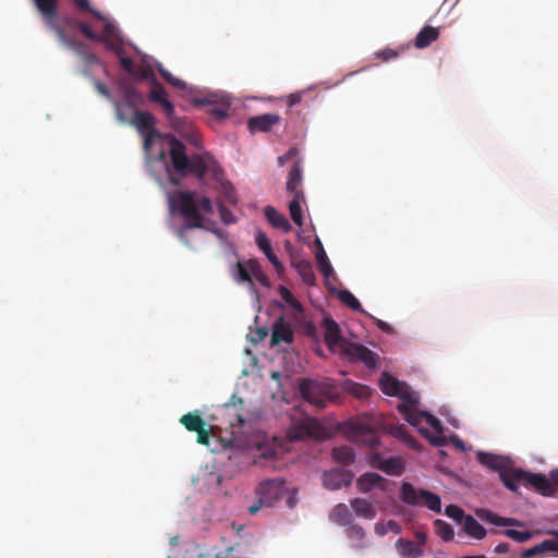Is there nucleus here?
Segmentation results:
<instances>
[{"mask_svg": "<svg viewBox=\"0 0 558 558\" xmlns=\"http://www.w3.org/2000/svg\"><path fill=\"white\" fill-rule=\"evenodd\" d=\"M167 155L170 158V165L166 163V171L169 182L178 186L181 178L190 174L195 175L201 183H205L206 175L219 183L222 187L225 198L230 204H236V195L232 184L225 180L223 170L218 162L208 153L186 154V147L179 140L171 137L169 141V150L160 151L159 158L166 160Z\"/></svg>", "mask_w": 558, "mask_h": 558, "instance_id": "1", "label": "nucleus"}, {"mask_svg": "<svg viewBox=\"0 0 558 558\" xmlns=\"http://www.w3.org/2000/svg\"><path fill=\"white\" fill-rule=\"evenodd\" d=\"M168 204L171 211H178L184 218L181 229H204V214H214V204L207 196H198L194 191H180L168 195Z\"/></svg>", "mask_w": 558, "mask_h": 558, "instance_id": "2", "label": "nucleus"}, {"mask_svg": "<svg viewBox=\"0 0 558 558\" xmlns=\"http://www.w3.org/2000/svg\"><path fill=\"white\" fill-rule=\"evenodd\" d=\"M36 9L43 16V20L46 26L53 31L57 35L60 43L71 47V48H82V44H77L76 41L70 39L64 29L60 27L57 23L58 16V0H33ZM75 8L81 12H88L95 19L99 21H105V16L101 12L93 9L89 4V0H72Z\"/></svg>", "mask_w": 558, "mask_h": 558, "instance_id": "3", "label": "nucleus"}, {"mask_svg": "<svg viewBox=\"0 0 558 558\" xmlns=\"http://www.w3.org/2000/svg\"><path fill=\"white\" fill-rule=\"evenodd\" d=\"M501 482L512 492H517L519 485L522 484L544 496H553L556 493L555 482L551 483L543 474L530 473L523 470H515L512 474H502Z\"/></svg>", "mask_w": 558, "mask_h": 558, "instance_id": "4", "label": "nucleus"}, {"mask_svg": "<svg viewBox=\"0 0 558 558\" xmlns=\"http://www.w3.org/2000/svg\"><path fill=\"white\" fill-rule=\"evenodd\" d=\"M299 390L304 400L318 409L326 408L337 397L336 388L329 381L300 379Z\"/></svg>", "mask_w": 558, "mask_h": 558, "instance_id": "5", "label": "nucleus"}, {"mask_svg": "<svg viewBox=\"0 0 558 558\" xmlns=\"http://www.w3.org/2000/svg\"><path fill=\"white\" fill-rule=\"evenodd\" d=\"M399 497L402 502L409 506H425L429 510L437 513L441 511V500L438 495L423 488H416L411 483L403 482L401 484Z\"/></svg>", "mask_w": 558, "mask_h": 558, "instance_id": "6", "label": "nucleus"}, {"mask_svg": "<svg viewBox=\"0 0 558 558\" xmlns=\"http://www.w3.org/2000/svg\"><path fill=\"white\" fill-rule=\"evenodd\" d=\"M289 493L286 482L282 478H268L256 487V495L262 496L266 505L271 507Z\"/></svg>", "mask_w": 558, "mask_h": 558, "instance_id": "7", "label": "nucleus"}, {"mask_svg": "<svg viewBox=\"0 0 558 558\" xmlns=\"http://www.w3.org/2000/svg\"><path fill=\"white\" fill-rule=\"evenodd\" d=\"M324 435L323 426L315 418L307 417L299 424L291 426L288 430V437L292 441L306 438H322Z\"/></svg>", "mask_w": 558, "mask_h": 558, "instance_id": "8", "label": "nucleus"}, {"mask_svg": "<svg viewBox=\"0 0 558 558\" xmlns=\"http://www.w3.org/2000/svg\"><path fill=\"white\" fill-rule=\"evenodd\" d=\"M342 355L351 362H362L368 368H376L377 366L378 355L363 344L343 343Z\"/></svg>", "mask_w": 558, "mask_h": 558, "instance_id": "9", "label": "nucleus"}, {"mask_svg": "<svg viewBox=\"0 0 558 558\" xmlns=\"http://www.w3.org/2000/svg\"><path fill=\"white\" fill-rule=\"evenodd\" d=\"M396 397L401 400V403L398 405V410L405 421L416 422V418H414L413 415L417 411L416 405L418 404V395L412 390L408 384L403 383L402 388L399 389Z\"/></svg>", "mask_w": 558, "mask_h": 558, "instance_id": "10", "label": "nucleus"}, {"mask_svg": "<svg viewBox=\"0 0 558 558\" xmlns=\"http://www.w3.org/2000/svg\"><path fill=\"white\" fill-rule=\"evenodd\" d=\"M325 342L331 351L338 350L343 354V343H351L342 338L338 324L332 318H324Z\"/></svg>", "mask_w": 558, "mask_h": 558, "instance_id": "11", "label": "nucleus"}, {"mask_svg": "<svg viewBox=\"0 0 558 558\" xmlns=\"http://www.w3.org/2000/svg\"><path fill=\"white\" fill-rule=\"evenodd\" d=\"M354 474L344 469H333L325 472L323 475V484L328 489H340L343 486H349L353 481Z\"/></svg>", "mask_w": 558, "mask_h": 558, "instance_id": "12", "label": "nucleus"}, {"mask_svg": "<svg viewBox=\"0 0 558 558\" xmlns=\"http://www.w3.org/2000/svg\"><path fill=\"white\" fill-rule=\"evenodd\" d=\"M478 462L493 470L499 472V477L501 478L502 474H512L513 471L508 470L510 461L501 456L487 453V452H478L477 453Z\"/></svg>", "mask_w": 558, "mask_h": 558, "instance_id": "13", "label": "nucleus"}, {"mask_svg": "<svg viewBox=\"0 0 558 558\" xmlns=\"http://www.w3.org/2000/svg\"><path fill=\"white\" fill-rule=\"evenodd\" d=\"M281 121L280 116L276 113H264L251 117L247 120V128L251 132H269L271 129L279 124Z\"/></svg>", "mask_w": 558, "mask_h": 558, "instance_id": "14", "label": "nucleus"}, {"mask_svg": "<svg viewBox=\"0 0 558 558\" xmlns=\"http://www.w3.org/2000/svg\"><path fill=\"white\" fill-rule=\"evenodd\" d=\"M293 340V331L289 323L283 317H279L272 326L271 344L277 345L281 342L291 343Z\"/></svg>", "mask_w": 558, "mask_h": 558, "instance_id": "15", "label": "nucleus"}, {"mask_svg": "<svg viewBox=\"0 0 558 558\" xmlns=\"http://www.w3.org/2000/svg\"><path fill=\"white\" fill-rule=\"evenodd\" d=\"M385 484H386V480L383 476H380L379 474L374 473V472H366V473L362 474L356 481L357 489L363 494L369 493L375 487H378L379 489L385 490L386 489Z\"/></svg>", "mask_w": 558, "mask_h": 558, "instance_id": "16", "label": "nucleus"}, {"mask_svg": "<svg viewBox=\"0 0 558 558\" xmlns=\"http://www.w3.org/2000/svg\"><path fill=\"white\" fill-rule=\"evenodd\" d=\"M476 515L481 520H483L487 523H490L493 525H496V526H522L523 525V522H521L517 519L500 517L488 509H477Z\"/></svg>", "mask_w": 558, "mask_h": 558, "instance_id": "17", "label": "nucleus"}, {"mask_svg": "<svg viewBox=\"0 0 558 558\" xmlns=\"http://www.w3.org/2000/svg\"><path fill=\"white\" fill-rule=\"evenodd\" d=\"M132 124L137 129L140 134L156 132V119L148 111L135 110Z\"/></svg>", "mask_w": 558, "mask_h": 558, "instance_id": "18", "label": "nucleus"}, {"mask_svg": "<svg viewBox=\"0 0 558 558\" xmlns=\"http://www.w3.org/2000/svg\"><path fill=\"white\" fill-rule=\"evenodd\" d=\"M292 266L298 271L302 281L308 286H314L316 282V277L314 274L313 265L310 260L304 258H299L296 256L292 257L291 260Z\"/></svg>", "mask_w": 558, "mask_h": 558, "instance_id": "19", "label": "nucleus"}, {"mask_svg": "<svg viewBox=\"0 0 558 558\" xmlns=\"http://www.w3.org/2000/svg\"><path fill=\"white\" fill-rule=\"evenodd\" d=\"M153 88L149 93V99L162 108L165 114H171L172 113V102L167 98V92L162 87V85L154 78Z\"/></svg>", "mask_w": 558, "mask_h": 558, "instance_id": "20", "label": "nucleus"}, {"mask_svg": "<svg viewBox=\"0 0 558 558\" xmlns=\"http://www.w3.org/2000/svg\"><path fill=\"white\" fill-rule=\"evenodd\" d=\"M395 547L397 553L402 558H421L424 555L422 545H417L416 543L407 538H399L396 542Z\"/></svg>", "mask_w": 558, "mask_h": 558, "instance_id": "21", "label": "nucleus"}, {"mask_svg": "<svg viewBox=\"0 0 558 558\" xmlns=\"http://www.w3.org/2000/svg\"><path fill=\"white\" fill-rule=\"evenodd\" d=\"M303 180V169L301 165V160L296 159L293 162V166L288 174L287 180V191L291 193L293 196L298 193H303L300 189Z\"/></svg>", "mask_w": 558, "mask_h": 558, "instance_id": "22", "label": "nucleus"}, {"mask_svg": "<svg viewBox=\"0 0 558 558\" xmlns=\"http://www.w3.org/2000/svg\"><path fill=\"white\" fill-rule=\"evenodd\" d=\"M231 276L238 283H247L251 290L255 291L248 260L238 262L231 269Z\"/></svg>", "mask_w": 558, "mask_h": 558, "instance_id": "23", "label": "nucleus"}, {"mask_svg": "<svg viewBox=\"0 0 558 558\" xmlns=\"http://www.w3.org/2000/svg\"><path fill=\"white\" fill-rule=\"evenodd\" d=\"M548 551H558V542L555 539H545L542 543L523 550L520 558H536Z\"/></svg>", "mask_w": 558, "mask_h": 558, "instance_id": "24", "label": "nucleus"}, {"mask_svg": "<svg viewBox=\"0 0 558 558\" xmlns=\"http://www.w3.org/2000/svg\"><path fill=\"white\" fill-rule=\"evenodd\" d=\"M439 37V28L433 26H424L414 39V46L417 49H424Z\"/></svg>", "mask_w": 558, "mask_h": 558, "instance_id": "25", "label": "nucleus"}, {"mask_svg": "<svg viewBox=\"0 0 558 558\" xmlns=\"http://www.w3.org/2000/svg\"><path fill=\"white\" fill-rule=\"evenodd\" d=\"M351 508L357 517L366 520H373L377 512L373 502L364 498H354L351 500Z\"/></svg>", "mask_w": 558, "mask_h": 558, "instance_id": "26", "label": "nucleus"}, {"mask_svg": "<svg viewBox=\"0 0 558 558\" xmlns=\"http://www.w3.org/2000/svg\"><path fill=\"white\" fill-rule=\"evenodd\" d=\"M171 128L180 133L182 136H191L193 135V125L185 117H178L174 111V106L172 107V113L166 114Z\"/></svg>", "mask_w": 558, "mask_h": 558, "instance_id": "27", "label": "nucleus"}, {"mask_svg": "<svg viewBox=\"0 0 558 558\" xmlns=\"http://www.w3.org/2000/svg\"><path fill=\"white\" fill-rule=\"evenodd\" d=\"M265 217L276 229H280L284 232H290L292 229L288 219L272 206H267L265 208Z\"/></svg>", "mask_w": 558, "mask_h": 558, "instance_id": "28", "label": "nucleus"}, {"mask_svg": "<svg viewBox=\"0 0 558 558\" xmlns=\"http://www.w3.org/2000/svg\"><path fill=\"white\" fill-rule=\"evenodd\" d=\"M414 418H416V422L413 421H407L412 426L418 427L420 424L425 421L428 426H430L437 434H441L444 432V427L441 422L434 416L433 414H429L427 412H420L416 411L413 415Z\"/></svg>", "mask_w": 558, "mask_h": 558, "instance_id": "29", "label": "nucleus"}, {"mask_svg": "<svg viewBox=\"0 0 558 558\" xmlns=\"http://www.w3.org/2000/svg\"><path fill=\"white\" fill-rule=\"evenodd\" d=\"M376 466L386 474L393 476H399L404 471V464L402 460L398 457L385 459L380 461Z\"/></svg>", "mask_w": 558, "mask_h": 558, "instance_id": "30", "label": "nucleus"}, {"mask_svg": "<svg viewBox=\"0 0 558 558\" xmlns=\"http://www.w3.org/2000/svg\"><path fill=\"white\" fill-rule=\"evenodd\" d=\"M463 532L475 539H483L487 531L472 517L468 515L462 524Z\"/></svg>", "mask_w": 558, "mask_h": 558, "instance_id": "31", "label": "nucleus"}, {"mask_svg": "<svg viewBox=\"0 0 558 558\" xmlns=\"http://www.w3.org/2000/svg\"><path fill=\"white\" fill-rule=\"evenodd\" d=\"M379 385L381 391L385 395L396 397V395L399 392V389L402 388L403 381H400L388 373L384 372L381 374Z\"/></svg>", "mask_w": 558, "mask_h": 558, "instance_id": "32", "label": "nucleus"}, {"mask_svg": "<svg viewBox=\"0 0 558 558\" xmlns=\"http://www.w3.org/2000/svg\"><path fill=\"white\" fill-rule=\"evenodd\" d=\"M305 202L304 193L295 194L289 203V211L291 219L299 227L303 226V217H302V203Z\"/></svg>", "mask_w": 558, "mask_h": 558, "instance_id": "33", "label": "nucleus"}, {"mask_svg": "<svg viewBox=\"0 0 558 558\" xmlns=\"http://www.w3.org/2000/svg\"><path fill=\"white\" fill-rule=\"evenodd\" d=\"M318 251L316 253L317 266L322 275L328 278L332 274L331 264L327 257V254L322 245V242L317 239Z\"/></svg>", "mask_w": 558, "mask_h": 558, "instance_id": "34", "label": "nucleus"}, {"mask_svg": "<svg viewBox=\"0 0 558 558\" xmlns=\"http://www.w3.org/2000/svg\"><path fill=\"white\" fill-rule=\"evenodd\" d=\"M180 423L189 430L196 432L202 429L203 426H206V422L196 413L190 412L184 414L180 418Z\"/></svg>", "mask_w": 558, "mask_h": 558, "instance_id": "35", "label": "nucleus"}, {"mask_svg": "<svg viewBox=\"0 0 558 558\" xmlns=\"http://www.w3.org/2000/svg\"><path fill=\"white\" fill-rule=\"evenodd\" d=\"M356 436L361 438L368 447L374 448L378 445V437L376 433L364 424L356 425Z\"/></svg>", "mask_w": 558, "mask_h": 558, "instance_id": "36", "label": "nucleus"}, {"mask_svg": "<svg viewBox=\"0 0 558 558\" xmlns=\"http://www.w3.org/2000/svg\"><path fill=\"white\" fill-rule=\"evenodd\" d=\"M332 458L339 463L349 465L354 462L355 456L352 448L340 446L332 449Z\"/></svg>", "mask_w": 558, "mask_h": 558, "instance_id": "37", "label": "nucleus"}, {"mask_svg": "<svg viewBox=\"0 0 558 558\" xmlns=\"http://www.w3.org/2000/svg\"><path fill=\"white\" fill-rule=\"evenodd\" d=\"M330 519L339 524H348L351 522V512L347 505L338 504L331 510Z\"/></svg>", "mask_w": 558, "mask_h": 558, "instance_id": "38", "label": "nucleus"}, {"mask_svg": "<svg viewBox=\"0 0 558 558\" xmlns=\"http://www.w3.org/2000/svg\"><path fill=\"white\" fill-rule=\"evenodd\" d=\"M434 527L436 534L445 542H450L454 537V532L452 526L441 519H436L434 521Z\"/></svg>", "mask_w": 558, "mask_h": 558, "instance_id": "39", "label": "nucleus"}, {"mask_svg": "<svg viewBox=\"0 0 558 558\" xmlns=\"http://www.w3.org/2000/svg\"><path fill=\"white\" fill-rule=\"evenodd\" d=\"M338 299L347 305L349 308L364 313V310L360 303V301L349 291V290H341L338 293Z\"/></svg>", "mask_w": 558, "mask_h": 558, "instance_id": "40", "label": "nucleus"}, {"mask_svg": "<svg viewBox=\"0 0 558 558\" xmlns=\"http://www.w3.org/2000/svg\"><path fill=\"white\" fill-rule=\"evenodd\" d=\"M157 70L162 78L168 82L171 86L178 89H185L186 83L175 76H173L168 70H166L160 63L157 64Z\"/></svg>", "mask_w": 558, "mask_h": 558, "instance_id": "41", "label": "nucleus"}, {"mask_svg": "<svg viewBox=\"0 0 558 558\" xmlns=\"http://www.w3.org/2000/svg\"><path fill=\"white\" fill-rule=\"evenodd\" d=\"M157 70L162 78L168 82L171 86L178 89H185L186 83L175 76H173L168 70H166L160 63L157 64Z\"/></svg>", "mask_w": 558, "mask_h": 558, "instance_id": "42", "label": "nucleus"}, {"mask_svg": "<svg viewBox=\"0 0 558 558\" xmlns=\"http://www.w3.org/2000/svg\"><path fill=\"white\" fill-rule=\"evenodd\" d=\"M157 70L162 78L168 82L171 86L178 89H185L186 83L175 76H173L168 70H166L160 63L157 64Z\"/></svg>", "mask_w": 558, "mask_h": 558, "instance_id": "43", "label": "nucleus"}, {"mask_svg": "<svg viewBox=\"0 0 558 558\" xmlns=\"http://www.w3.org/2000/svg\"><path fill=\"white\" fill-rule=\"evenodd\" d=\"M157 70L162 78L168 82L171 86L178 89H185L186 83L175 76H173L168 70H166L160 63L157 64Z\"/></svg>", "mask_w": 558, "mask_h": 558, "instance_id": "44", "label": "nucleus"}, {"mask_svg": "<svg viewBox=\"0 0 558 558\" xmlns=\"http://www.w3.org/2000/svg\"><path fill=\"white\" fill-rule=\"evenodd\" d=\"M157 70L162 78L168 82L171 86L178 89H185L186 83L175 76H173L168 70H166L160 63L157 64Z\"/></svg>", "mask_w": 558, "mask_h": 558, "instance_id": "45", "label": "nucleus"}, {"mask_svg": "<svg viewBox=\"0 0 558 558\" xmlns=\"http://www.w3.org/2000/svg\"><path fill=\"white\" fill-rule=\"evenodd\" d=\"M248 266L252 272V278L254 277L260 284L268 287L269 280L268 277L264 274L260 264L256 259H248Z\"/></svg>", "mask_w": 558, "mask_h": 558, "instance_id": "46", "label": "nucleus"}, {"mask_svg": "<svg viewBox=\"0 0 558 558\" xmlns=\"http://www.w3.org/2000/svg\"><path fill=\"white\" fill-rule=\"evenodd\" d=\"M113 49L119 58L120 64L123 68V70H125L131 75L135 73L134 61L124 54L123 49L121 47H114Z\"/></svg>", "mask_w": 558, "mask_h": 558, "instance_id": "47", "label": "nucleus"}, {"mask_svg": "<svg viewBox=\"0 0 558 558\" xmlns=\"http://www.w3.org/2000/svg\"><path fill=\"white\" fill-rule=\"evenodd\" d=\"M445 513L447 517L454 520L457 523H459L461 525L463 524L465 518L469 515V514H465L464 511L456 505L447 506L445 509Z\"/></svg>", "mask_w": 558, "mask_h": 558, "instance_id": "48", "label": "nucleus"}, {"mask_svg": "<svg viewBox=\"0 0 558 558\" xmlns=\"http://www.w3.org/2000/svg\"><path fill=\"white\" fill-rule=\"evenodd\" d=\"M505 536L518 542L524 543L532 538L533 534L530 531H517L512 529L505 530L501 532Z\"/></svg>", "mask_w": 558, "mask_h": 558, "instance_id": "49", "label": "nucleus"}, {"mask_svg": "<svg viewBox=\"0 0 558 558\" xmlns=\"http://www.w3.org/2000/svg\"><path fill=\"white\" fill-rule=\"evenodd\" d=\"M279 294L281 299L289 304L291 307L295 310L301 308L300 302L295 299V296L292 294V292L284 286L279 287Z\"/></svg>", "mask_w": 558, "mask_h": 558, "instance_id": "50", "label": "nucleus"}, {"mask_svg": "<svg viewBox=\"0 0 558 558\" xmlns=\"http://www.w3.org/2000/svg\"><path fill=\"white\" fill-rule=\"evenodd\" d=\"M132 76L138 80H149L151 83H154V78H156L151 66L148 64L135 68V73H133Z\"/></svg>", "mask_w": 558, "mask_h": 558, "instance_id": "51", "label": "nucleus"}, {"mask_svg": "<svg viewBox=\"0 0 558 558\" xmlns=\"http://www.w3.org/2000/svg\"><path fill=\"white\" fill-rule=\"evenodd\" d=\"M403 50H404V48H402L400 50L392 49V48H385V49L376 52V57L381 59L383 61L387 62V61L398 58L400 56V52Z\"/></svg>", "mask_w": 558, "mask_h": 558, "instance_id": "52", "label": "nucleus"}, {"mask_svg": "<svg viewBox=\"0 0 558 558\" xmlns=\"http://www.w3.org/2000/svg\"><path fill=\"white\" fill-rule=\"evenodd\" d=\"M255 241L257 246L259 247L260 251H263L264 254L272 250L270 241L264 232L258 231Z\"/></svg>", "mask_w": 558, "mask_h": 558, "instance_id": "53", "label": "nucleus"}, {"mask_svg": "<svg viewBox=\"0 0 558 558\" xmlns=\"http://www.w3.org/2000/svg\"><path fill=\"white\" fill-rule=\"evenodd\" d=\"M258 451L259 459L271 460L278 458V450L275 449L272 446H260L258 447Z\"/></svg>", "mask_w": 558, "mask_h": 558, "instance_id": "54", "label": "nucleus"}, {"mask_svg": "<svg viewBox=\"0 0 558 558\" xmlns=\"http://www.w3.org/2000/svg\"><path fill=\"white\" fill-rule=\"evenodd\" d=\"M76 26L86 38L92 40H100L99 35H97L87 23L77 22Z\"/></svg>", "mask_w": 558, "mask_h": 558, "instance_id": "55", "label": "nucleus"}, {"mask_svg": "<svg viewBox=\"0 0 558 558\" xmlns=\"http://www.w3.org/2000/svg\"><path fill=\"white\" fill-rule=\"evenodd\" d=\"M347 534L351 539L362 541L365 536V531L362 526L352 524L348 527Z\"/></svg>", "mask_w": 558, "mask_h": 558, "instance_id": "56", "label": "nucleus"}, {"mask_svg": "<svg viewBox=\"0 0 558 558\" xmlns=\"http://www.w3.org/2000/svg\"><path fill=\"white\" fill-rule=\"evenodd\" d=\"M219 215H220L221 221L225 225H231V223H234L236 221V219H235L234 215L232 214V211L230 209H228L222 204L219 205Z\"/></svg>", "mask_w": 558, "mask_h": 558, "instance_id": "57", "label": "nucleus"}, {"mask_svg": "<svg viewBox=\"0 0 558 558\" xmlns=\"http://www.w3.org/2000/svg\"><path fill=\"white\" fill-rule=\"evenodd\" d=\"M267 259L272 264V266L275 267L276 271L278 274H281L283 272L284 270V266L283 264L278 259V257L274 254L272 250L265 253Z\"/></svg>", "mask_w": 558, "mask_h": 558, "instance_id": "58", "label": "nucleus"}, {"mask_svg": "<svg viewBox=\"0 0 558 558\" xmlns=\"http://www.w3.org/2000/svg\"><path fill=\"white\" fill-rule=\"evenodd\" d=\"M299 155V150L295 147H291L286 154L278 157V163L280 166H283L287 161L292 160L296 158Z\"/></svg>", "mask_w": 558, "mask_h": 558, "instance_id": "59", "label": "nucleus"}, {"mask_svg": "<svg viewBox=\"0 0 558 558\" xmlns=\"http://www.w3.org/2000/svg\"><path fill=\"white\" fill-rule=\"evenodd\" d=\"M197 433V442L201 445L208 446L210 441L209 430L206 429V426H203L202 429L196 430Z\"/></svg>", "mask_w": 558, "mask_h": 558, "instance_id": "60", "label": "nucleus"}, {"mask_svg": "<svg viewBox=\"0 0 558 558\" xmlns=\"http://www.w3.org/2000/svg\"><path fill=\"white\" fill-rule=\"evenodd\" d=\"M141 135H142V136H143V138H144V145H143V146H144V149L148 153V151H149V149H150V146H151V144H153V142H154V140H155L156 137H158V136H159V134H158V133H157V131H156V132L144 133V134H141Z\"/></svg>", "mask_w": 558, "mask_h": 558, "instance_id": "61", "label": "nucleus"}, {"mask_svg": "<svg viewBox=\"0 0 558 558\" xmlns=\"http://www.w3.org/2000/svg\"><path fill=\"white\" fill-rule=\"evenodd\" d=\"M303 95H304V92H298V93L290 94L287 97V105L290 108L296 106L298 104H300L302 101Z\"/></svg>", "mask_w": 558, "mask_h": 558, "instance_id": "62", "label": "nucleus"}, {"mask_svg": "<svg viewBox=\"0 0 558 558\" xmlns=\"http://www.w3.org/2000/svg\"><path fill=\"white\" fill-rule=\"evenodd\" d=\"M257 497H258V499L247 508L250 514H256L263 507H271L270 505H266L264 502L262 496H257Z\"/></svg>", "mask_w": 558, "mask_h": 558, "instance_id": "63", "label": "nucleus"}, {"mask_svg": "<svg viewBox=\"0 0 558 558\" xmlns=\"http://www.w3.org/2000/svg\"><path fill=\"white\" fill-rule=\"evenodd\" d=\"M351 392L355 395L357 398H364L368 396V387L360 384H353Z\"/></svg>", "mask_w": 558, "mask_h": 558, "instance_id": "64", "label": "nucleus"}]
</instances>
